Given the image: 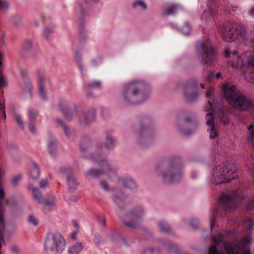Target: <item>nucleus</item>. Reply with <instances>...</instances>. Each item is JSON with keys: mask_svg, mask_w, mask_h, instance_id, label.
<instances>
[{"mask_svg": "<svg viewBox=\"0 0 254 254\" xmlns=\"http://www.w3.org/2000/svg\"><path fill=\"white\" fill-rule=\"evenodd\" d=\"M243 225L246 236L239 243L227 242L224 241L222 234L219 233L214 234L212 237V242L215 245L210 246L209 254H251L250 249H245L242 251L240 245L245 248V245L251 243L250 235L254 226V216L246 217L243 220Z\"/></svg>", "mask_w": 254, "mask_h": 254, "instance_id": "1", "label": "nucleus"}, {"mask_svg": "<svg viewBox=\"0 0 254 254\" xmlns=\"http://www.w3.org/2000/svg\"><path fill=\"white\" fill-rule=\"evenodd\" d=\"M239 207L244 208L247 211L253 209L254 198L246 200L244 194L237 190L234 191L231 194L223 193L219 197V207L215 208L212 212L210 222V231H212L215 226L217 218L224 217L228 212Z\"/></svg>", "mask_w": 254, "mask_h": 254, "instance_id": "2", "label": "nucleus"}, {"mask_svg": "<svg viewBox=\"0 0 254 254\" xmlns=\"http://www.w3.org/2000/svg\"><path fill=\"white\" fill-rule=\"evenodd\" d=\"M218 30L226 41H234L245 44L251 42L254 46V30L250 33L244 24L235 25L232 22H228L225 25H219Z\"/></svg>", "mask_w": 254, "mask_h": 254, "instance_id": "3", "label": "nucleus"}, {"mask_svg": "<svg viewBox=\"0 0 254 254\" xmlns=\"http://www.w3.org/2000/svg\"><path fill=\"white\" fill-rule=\"evenodd\" d=\"M116 139L109 133L106 134V140L105 142L99 143L97 145L95 153H87L88 145H85L83 142L80 144V152L83 158L90 159L94 163L101 165L103 163L105 165L113 171L116 175V171L111 167L109 161L106 157L109 154L110 151L113 150L115 146Z\"/></svg>", "mask_w": 254, "mask_h": 254, "instance_id": "4", "label": "nucleus"}, {"mask_svg": "<svg viewBox=\"0 0 254 254\" xmlns=\"http://www.w3.org/2000/svg\"><path fill=\"white\" fill-rule=\"evenodd\" d=\"M158 176L165 183L179 182L182 179V164L181 158L173 156L165 159L156 170Z\"/></svg>", "mask_w": 254, "mask_h": 254, "instance_id": "5", "label": "nucleus"}, {"mask_svg": "<svg viewBox=\"0 0 254 254\" xmlns=\"http://www.w3.org/2000/svg\"><path fill=\"white\" fill-rule=\"evenodd\" d=\"M221 90L224 99L232 108L241 111L254 109V106L252 101L232 83L224 82L221 86Z\"/></svg>", "mask_w": 254, "mask_h": 254, "instance_id": "6", "label": "nucleus"}, {"mask_svg": "<svg viewBox=\"0 0 254 254\" xmlns=\"http://www.w3.org/2000/svg\"><path fill=\"white\" fill-rule=\"evenodd\" d=\"M224 52L226 58H231V60L228 62L229 66L236 70L242 69L245 76L249 73L250 78L254 81V52L247 51L240 56L235 51L232 52L226 49Z\"/></svg>", "mask_w": 254, "mask_h": 254, "instance_id": "7", "label": "nucleus"}, {"mask_svg": "<svg viewBox=\"0 0 254 254\" xmlns=\"http://www.w3.org/2000/svg\"><path fill=\"white\" fill-rule=\"evenodd\" d=\"M235 166L228 162L216 166L213 170L211 182L215 186L229 183L237 177Z\"/></svg>", "mask_w": 254, "mask_h": 254, "instance_id": "8", "label": "nucleus"}, {"mask_svg": "<svg viewBox=\"0 0 254 254\" xmlns=\"http://www.w3.org/2000/svg\"><path fill=\"white\" fill-rule=\"evenodd\" d=\"M129 96L128 101L131 104H139L147 99L151 93L150 86L143 82L137 81L128 84Z\"/></svg>", "mask_w": 254, "mask_h": 254, "instance_id": "9", "label": "nucleus"}, {"mask_svg": "<svg viewBox=\"0 0 254 254\" xmlns=\"http://www.w3.org/2000/svg\"><path fill=\"white\" fill-rule=\"evenodd\" d=\"M65 248V240L58 232L49 233L44 245L45 254H58L63 252Z\"/></svg>", "mask_w": 254, "mask_h": 254, "instance_id": "10", "label": "nucleus"}, {"mask_svg": "<svg viewBox=\"0 0 254 254\" xmlns=\"http://www.w3.org/2000/svg\"><path fill=\"white\" fill-rule=\"evenodd\" d=\"M197 58L204 64H212L216 59V52L209 39L198 42L196 45Z\"/></svg>", "mask_w": 254, "mask_h": 254, "instance_id": "11", "label": "nucleus"}, {"mask_svg": "<svg viewBox=\"0 0 254 254\" xmlns=\"http://www.w3.org/2000/svg\"><path fill=\"white\" fill-rule=\"evenodd\" d=\"M89 5L87 0L80 2L75 9V12L78 17L79 41L80 43H85L87 40V31L84 26V21L82 17L84 15L85 10Z\"/></svg>", "mask_w": 254, "mask_h": 254, "instance_id": "12", "label": "nucleus"}, {"mask_svg": "<svg viewBox=\"0 0 254 254\" xmlns=\"http://www.w3.org/2000/svg\"><path fill=\"white\" fill-rule=\"evenodd\" d=\"M114 202L118 207L117 215L122 223L127 226V222L124 219V216H127V202L126 194L122 191L116 192L113 197Z\"/></svg>", "mask_w": 254, "mask_h": 254, "instance_id": "13", "label": "nucleus"}, {"mask_svg": "<svg viewBox=\"0 0 254 254\" xmlns=\"http://www.w3.org/2000/svg\"><path fill=\"white\" fill-rule=\"evenodd\" d=\"M198 88V83L194 80H191L184 84V96L189 102H191L195 100L198 94L196 91Z\"/></svg>", "mask_w": 254, "mask_h": 254, "instance_id": "14", "label": "nucleus"}, {"mask_svg": "<svg viewBox=\"0 0 254 254\" xmlns=\"http://www.w3.org/2000/svg\"><path fill=\"white\" fill-rule=\"evenodd\" d=\"M143 214V211L141 208H136L128 212V219L130 220L128 222V227L132 229L137 228Z\"/></svg>", "mask_w": 254, "mask_h": 254, "instance_id": "15", "label": "nucleus"}, {"mask_svg": "<svg viewBox=\"0 0 254 254\" xmlns=\"http://www.w3.org/2000/svg\"><path fill=\"white\" fill-rule=\"evenodd\" d=\"M104 167L103 169H90L87 172L86 174L89 176L93 177L94 178H99L104 174H107L110 178L113 180H115L117 178V173L116 175L113 173L112 170H110L107 166L105 165L103 163H101V165Z\"/></svg>", "mask_w": 254, "mask_h": 254, "instance_id": "16", "label": "nucleus"}, {"mask_svg": "<svg viewBox=\"0 0 254 254\" xmlns=\"http://www.w3.org/2000/svg\"><path fill=\"white\" fill-rule=\"evenodd\" d=\"M35 74L37 78L38 92L40 97L42 100L45 101L47 99V94L45 87V83L49 78L45 76L43 72L40 70H37L35 71Z\"/></svg>", "mask_w": 254, "mask_h": 254, "instance_id": "17", "label": "nucleus"}, {"mask_svg": "<svg viewBox=\"0 0 254 254\" xmlns=\"http://www.w3.org/2000/svg\"><path fill=\"white\" fill-rule=\"evenodd\" d=\"M61 172L67 175L69 191L74 192L76 190L78 184L75 177L72 175L73 170L70 167H63L61 169Z\"/></svg>", "mask_w": 254, "mask_h": 254, "instance_id": "18", "label": "nucleus"}, {"mask_svg": "<svg viewBox=\"0 0 254 254\" xmlns=\"http://www.w3.org/2000/svg\"><path fill=\"white\" fill-rule=\"evenodd\" d=\"M215 113L213 112L208 113L206 115V125L208 126L207 130L209 133L210 138H215L218 135V131L216 127L214 124Z\"/></svg>", "mask_w": 254, "mask_h": 254, "instance_id": "19", "label": "nucleus"}, {"mask_svg": "<svg viewBox=\"0 0 254 254\" xmlns=\"http://www.w3.org/2000/svg\"><path fill=\"white\" fill-rule=\"evenodd\" d=\"M96 109L92 108L79 116V122L83 125H87L94 122L96 118Z\"/></svg>", "mask_w": 254, "mask_h": 254, "instance_id": "20", "label": "nucleus"}, {"mask_svg": "<svg viewBox=\"0 0 254 254\" xmlns=\"http://www.w3.org/2000/svg\"><path fill=\"white\" fill-rule=\"evenodd\" d=\"M152 128L150 126L146 124L141 125L138 132L139 143L142 145H144L142 142V138H143L145 141L147 140L152 134Z\"/></svg>", "mask_w": 254, "mask_h": 254, "instance_id": "21", "label": "nucleus"}, {"mask_svg": "<svg viewBox=\"0 0 254 254\" xmlns=\"http://www.w3.org/2000/svg\"><path fill=\"white\" fill-rule=\"evenodd\" d=\"M217 15V10L212 6L209 5L208 8L203 11L201 16L202 21L208 23L215 19Z\"/></svg>", "mask_w": 254, "mask_h": 254, "instance_id": "22", "label": "nucleus"}, {"mask_svg": "<svg viewBox=\"0 0 254 254\" xmlns=\"http://www.w3.org/2000/svg\"><path fill=\"white\" fill-rule=\"evenodd\" d=\"M28 119H29V130L33 133L36 132V127L35 123L36 119L38 116V111L33 108H30L28 110Z\"/></svg>", "mask_w": 254, "mask_h": 254, "instance_id": "23", "label": "nucleus"}, {"mask_svg": "<svg viewBox=\"0 0 254 254\" xmlns=\"http://www.w3.org/2000/svg\"><path fill=\"white\" fill-rule=\"evenodd\" d=\"M48 150L52 157H55L57 152V140L53 136H50L47 143Z\"/></svg>", "mask_w": 254, "mask_h": 254, "instance_id": "24", "label": "nucleus"}, {"mask_svg": "<svg viewBox=\"0 0 254 254\" xmlns=\"http://www.w3.org/2000/svg\"><path fill=\"white\" fill-rule=\"evenodd\" d=\"M216 116H218L220 121L225 124H228L229 122V112L225 111L222 108H220L217 113Z\"/></svg>", "mask_w": 254, "mask_h": 254, "instance_id": "25", "label": "nucleus"}, {"mask_svg": "<svg viewBox=\"0 0 254 254\" xmlns=\"http://www.w3.org/2000/svg\"><path fill=\"white\" fill-rule=\"evenodd\" d=\"M40 170L37 164L35 162H33L30 169V175L32 179L34 180H38L40 177Z\"/></svg>", "mask_w": 254, "mask_h": 254, "instance_id": "26", "label": "nucleus"}, {"mask_svg": "<svg viewBox=\"0 0 254 254\" xmlns=\"http://www.w3.org/2000/svg\"><path fill=\"white\" fill-rule=\"evenodd\" d=\"M85 87L87 89L91 90H101L102 88V83L100 80H92L86 83Z\"/></svg>", "mask_w": 254, "mask_h": 254, "instance_id": "27", "label": "nucleus"}, {"mask_svg": "<svg viewBox=\"0 0 254 254\" xmlns=\"http://www.w3.org/2000/svg\"><path fill=\"white\" fill-rule=\"evenodd\" d=\"M83 248V245L80 242H76L74 245L68 248V252L69 254H78Z\"/></svg>", "mask_w": 254, "mask_h": 254, "instance_id": "28", "label": "nucleus"}, {"mask_svg": "<svg viewBox=\"0 0 254 254\" xmlns=\"http://www.w3.org/2000/svg\"><path fill=\"white\" fill-rule=\"evenodd\" d=\"M183 10V7L179 4H173L169 8L165 9L164 13L167 15L176 13L179 11Z\"/></svg>", "mask_w": 254, "mask_h": 254, "instance_id": "29", "label": "nucleus"}, {"mask_svg": "<svg viewBox=\"0 0 254 254\" xmlns=\"http://www.w3.org/2000/svg\"><path fill=\"white\" fill-rule=\"evenodd\" d=\"M6 148L9 153L13 157H17L18 156V149L17 146L12 142H8L6 145Z\"/></svg>", "mask_w": 254, "mask_h": 254, "instance_id": "30", "label": "nucleus"}, {"mask_svg": "<svg viewBox=\"0 0 254 254\" xmlns=\"http://www.w3.org/2000/svg\"><path fill=\"white\" fill-rule=\"evenodd\" d=\"M249 131L247 136V140L251 146L254 145V125H251L248 127Z\"/></svg>", "mask_w": 254, "mask_h": 254, "instance_id": "31", "label": "nucleus"}, {"mask_svg": "<svg viewBox=\"0 0 254 254\" xmlns=\"http://www.w3.org/2000/svg\"><path fill=\"white\" fill-rule=\"evenodd\" d=\"M246 165L249 168L254 180V153L252 154L250 157L248 159Z\"/></svg>", "mask_w": 254, "mask_h": 254, "instance_id": "32", "label": "nucleus"}, {"mask_svg": "<svg viewBox=\"0 0 254 254\" xmlns=\"http://www.w3.org/2000/svg\"><path fill=\"white\" fill-rule=\"evenodd\" d=\"M58 107L63 114L70 109L68 102L65 100H61L59 103Z\"/></svg>", "mask_w": 254, "mask_h": 254, "instance_id": "33", "label": "nucleus"}, {"mask_svg": "<svg viewBox=\"0 0 254 254\" xmlns=\"http://www.w3.org/2000/svg\"><path fill=\"white\" fill-rule=\"evenodd\" d=\"M32 195L34 199L39 203H43L44 201V197L43 196L42 193L39 189H34V192H32Z\"/></svg>", "mask_w": 254, "mask_h": 254, "instance_id": "34", "label": "nucleus"}, {"mask_svg": "<svg viewBox=\"0 0 254 254\" xmlns=\"http://www.w3.org/2000/svg\"><path fill=\"white\" fill-rule=\"evenodd\" d=\"M33 46V42L30 39L25 40L23 43L22 50L23 53L29 52Z\"/></svg>", "mask_w": 254, "mask_h": 254, "instance_id": "35", "label": "nucleus"}, {"mask_svg": "<svg viewBox=\"0 0 254 254\" xmlns=\"http://www.w3.org/2000/svg\"><path fill=\"white\" fill-rule=\"evenodd\" d=\"M158 225L160 230L162 232L169 233L171 231L170 226L165 221H161L159 222Z\"/></svg>", "mask_w": 254, "mask_h": 254, "instance_id": "36", "label": "nucleus"}, {"mask_svg": "<svg viewBox=\"0 0 254 254\" xmlns=\"http://www.w3.org/2000/svg\"><path fill=\"white\" fill-rule=\"evenodd\" d=\"M33 85L32 82L29 79H26L24 81V91L26 92L30 97H32V91Z\"/></svg>", "mask_w": 254, "mask_h": 254, "instance_id": "37", "label": "nucleus"}, {"mask_svg": "<svg viewBox=\"0 0 254 254\" xmlns=\"http://www.w3.org/2000/svg\"><path fill=\"white\" fill-rule=\"evenodd\" d=\"M56 198L53 195H49L46 199L44 198V201L42 203L48 206H53L55 205Z\"/></svg>", "mask_w": 254, "mask_h": 254, "instance_id": "38", "label": "nucleus"}, {"mask_svg": "<svg viewBox=\"0 0 254 254\" xmlns=\"http://www.w3.org/2000/svg\"><path fill=\"white\" fill-rule=\"evenodd\" d=\"M23 178V175L19 174L11 177V183L13 186L17 187Z\"/></svg>", "mask_w": 254, "mask_h": 254, "instance_id": "39", "label": "nucleus"}, {"mask_svg": "<svg viewBox=\"0 0 254 254\" xmlns=\"http://www.w3.org/2000/svg\"><path fill=\"white\" fill-rule=\"evenodd\" d=\"M138 186L136 183L132 178H128V190L131 191H135L137 190Z\"/></svg>", "mask_w": 254, "mask_h": 254, "instance_id": "40", "label": "nucleus"}, {"mask_svg": "<svg viewBox=\"0 0 254 254\" xmlns=\"http://www.w3.org/2000/svg\"><path fill=\"white\" fill-rule=\"evenodd\" d=\"M27 222L29 224L36 226L39 224V220L33 214H30L27 218Z\"/></svg>", "mask_w": 254, "mask_h": 254, "instance_id": "41", "label": "nucleus"}, {"mask_svg": "<svg viewBox=\"0 0 254 254\" xmlns=\"http://www.w3.org/2000/svg\"><path fill=\"white\" fill-rule=\"evenodd\" d=\"M101 113L103 117L105 120H108L111 117L110 111L107 108H101Z\"/></svg>", "mask_w": 254, "mask_h": 254, "instance_id": "42", "label": "nucleus"}, {"mask_svg": "<svg viewBox=\"0 0 254 254\" xmlns=\"http://www.w3.org/2000/svg\"><path fill=\"white\" fill-rule=\"evenodd\" d=\"M191 28L188 22H185L181 31L185 35H188L190 32Z\"/></svg>", "mask_w": 254, "mask_h": 254, "instance_id": "43", "label": "nucleus"}, {"mask_svg": "<svg viewBox=\"0 0 254 254\" xmlns=\"http://www.w3.org/2000/svg\"><path fill=\"white\" fill-rule=\"evenodd\" d=\"M75 112L74 111L70 110V109L64 114L65 118L68 121L70 122L73 119L74 115Z\"/></svg>", "mask_w": 254, "mask_h": 254, "instance_id": "44", "label": "nucleus"}, {"mask_svg": "<svg viewBox=\"0 0 254 254\" xmlns=\"http://www.w3.org/2000/svg\"><path fill=\"white\" fill-rule=\"evenodd\" d=\"M12 23L16 26H19L21 23V18L20 16L14 15L11 18Z\"/></svg>", "mask_w": 254, "mask_h": 254, "instance_id": "45", "label": "nucleus"}, {"mask_svg": "<svg viewBox=\"0 0 254 254\" xmlns=\"http://www.w3.org/2000/svg\"><path fill=\"white\" fill-rule=\"evenodd\" d=\"M215 77L216 79H219L221 77V73L220 72H217L216 74H214V72H211L209 73L208 75L206 77V80L208 81H210L211 79Z\"/></svg>", "mask_w": 254, "mask_h": 254, "instance_id": "46", "label": "nucleus"}, {"mask_svg": "<svg viewBox=\"0 0 254 254\" xmlns=\"http://www.w3.org/2000/svg\"><path fill=\"white\" fill-rule=\"evenodd\" d=\"M52 32L53 31L51 28L49 27H46L43 32V37L44 38L48 39Z\"/></svg>", "mask_w": 254, "mask_h": 254, "instance_id": "47", "label": "nucleus"}, {"mask_svg": "<svg viewBox=\"0 0 254 254\" xmlns=\"http://www.w3.org/2000/svg\"><path fill=\"white\" fill-rule=\"evenodd\" d=\"M14 118L16 122L17 123V124H18L19 126L21 128H23L24 127V123L23 122L21 117L18 115L15 114L14 115Z\"/></svg>", "mask_w": 254, "mask_h": 254, "instance_id": "48", "label": "nucleus"}, {"mask_svg": "<svg viewBox=\"0 0 254 254\" xmlns=\"http://www.w3.org/2000/svg\"><path fill=\"white\" fill-rule=\"evenodd\" d=\"M134 7H137L138 6L141 7L142 9H145L146 8V5L143 1L138 0L136 1L133 4Z\"/></svg>", "mask_w": 254, "mask_h": 254, "instance_id": "49", "label": "nucleus"}, {"mask_svg": "<svg viewBox=\"0 0 254 254\" xmlns=\"http://www.w3.org/2000/svg\"><path fill=\"white\" fill-rule=\"evenodd\" d=\"M122 96L125 101L127 100V83H125L122 87Z\"/></svg>", "mask_w": 254, "mask_h": 254, "instance_id": "50", "label": "nucleus"}, {"mask_svg": "<svg viewBox=\"0 0 254 254\" xmlns=\"http://www.w3.org/2000/svg\"><path fill=\"white\" fill-rule=\"evenodd\" d=\"M94 242L97 245H99L104 244V241L102 240L101 237L99 235H96L95 236L93 239Z\"/></svg>", "mask_w": 254, "mask_h": 254, "instance_id": "51", "label": "nucleus"}, {"mask_svg": "<svg viewBox=\"0 0 254 254\" xmlns=\"http://www.w3.org/2000/svg\"><path fill=\"white\" fill-rule=\"evenodd\" d=\"M8 7V3L3 0H0V10H4Z\"/></svg>", "mask_w": 254, "mask_h": 254, "instance_id": "52", "label": "nucleus"}, {"mask_svg": "<svg viewBox=\"0 0 254 254\" xmlns=\"http://www.w3.org/2000/svg\"><path fill=\"white\" fill-rule=\"evenodd\" d=\"M75 60L76 64H79L82 61V56L81 53L78 51H76L75 53Z\"/></svg>", "mask_w": 254, "mask_h": 254, "instance_id": "53", "label": "nucleus"}, {"mask_svg": "<svg viewBox=\"0 0 254 254\" xmlns=\"http://www.w3.org/2000/svg\"><path fill=\"white\" fill-rule=\"evenodd\" d=\"M159 251L157 250L150 249L143 252L142 254H159Z\"/></svg>", "mask_w": 254, "mask_h": 254, "instance_id": "54", "label": "nucleus"}, {"mask_svg": "<svg viewBox=\"0 0 254 254\" xmlns=\"http://www.w3.org/2000/svg\"><path fill=\"white\" fill-rule=\"evenodd\" d=\"M190 226L192 228H196L199 225V222L197 219H192L190 222Z\"/></svg>", "mask_w": 254, "mask_h": 254, "instance_id": "55", "label": "nucleus"}, {"mask_svg": "<svg viewBox=\"0 0 254 254\" xmlns=\"http://www.w3.org/2000/svg\"><path fill=\"white\" fill-rule=\"evenodd\" d=\"M56 121L57 124L59 126H61L62 128H64V127H66L67 126L66 124L64 122V121L62 119L56 118Z\"/></svg>", "mask_w": 254, "mask_h": 254, "instance_id": "56", "label": "nucleus"}, {"mask_svg": "<svg viewBox=\"0 0 254 254\" xmlns=\"http://www.w3.org/2000/svg\"><path fill=\"white\" fill-rule=\"evenodd\" d=\"M179 130L180 132L186 135H190L193 131V130H191L190 129H184L181 127H179Z\"/></svg>", "mask_w": 254, "mask_h": 254, "instance_id": "57", "label": "nucleus"}, {"mask_svg": "<svg viewBox=\"0 0 254 254\" xmlns=\"http://www.w3.org/2000/svg\"><path fill=\"white\" fill-rule=\"evenodd\" d=\"M168 247L169 253H171L172 251L175 252L177 251L176 247L170 242L168 244Z\"/></svg>", "mask_w": 254, "mask_h": 254, "instance_id": "58", "label": "nucleus"}, {"mask_svg": "<svg viewBox=\"0 0 254 254\" xmlns=\"http://www.w3.org/2000/svg\"><path fill=\"white\" fill-rule=\"evenodd\" d=\"M48 185V182L46 179L41 180L39 183L41 188H45L47 187Z\"/></svg>", "mask_w": 254, "mask_h": 254, "instance_id": "59", "label": "nucleus"}, {"mask_svg": "<svg viewBox=\"0 0 254 254\" xmlns=\"http://www.w3.org/2000/svg\"><path fill=\"white\" fill-rule=\"evenodd\" d=\"M64 132L65 135L67 137H69L70 136V131L69 130V127L67 126L64 127L63 128Z\"/></svg>", "mask_w": 254, "mask_h": 254, "instance_id": "60", "label": "nucleus"}, {"mask_svg": "<svg viewBox=\"0 0 254 254\" xmlns=\"http://www.w3.org/2000/svg\"><path fill=\"white\" fill-rule=\"evenodd\" d=\"M100 63V60L99 59H94L91 61V64L94 66H97Z\"/></svg>", "mask_w": 254, "mask_h": 254, "instance_id": "61", "label": "nucleus"}, {"mask_svg": "<svg viewBox=\"0 0 254 254\" xmlns=\"http://www.w3.org/2000/svg\"><path fill=\"white\" fill-rule=\"evenodd\" d=\"M100 186L101 187L104 189L106 190H109V186L108 184L104 181H101L100 182Z\"/></svg>", "mask_w": 254, "mask_h": 254, "instance_id": "62", "label": "nucleus"}, {"mask_svg": "<svg viewBox=\"0 0 254 254\" xmlns=\"http://www.w3.org/2000/svg\"><path fill=\"white\" fill-rule=\"evenodd\" d=\"M6 84L5 79L2 75H0V86L3 87Z\"/></svg>", "mask_w": 254, "mask_h": 254, "instance_id": "63", "label": "nucleus"}, {"mask_svg": "<svg viewBox=\"0 0 254 254\" xmlns=\"http://www.w3.org/2000/svg\"><path fill=\"white\" fill-rule=\"evenodd\" d=\"M213 91H214V89L212 88H209L208 90L207 91V92L205 93L206 97L210 98L211 97V96L212 95Z\"/></svg>", "mask_w": 254, "mask_h": 254, "instance_id": "64", "label": "nucleus"}]
</instances>
